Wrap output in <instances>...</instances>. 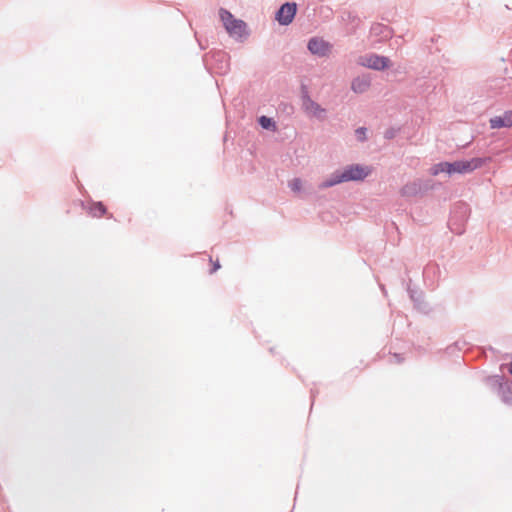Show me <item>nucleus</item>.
<instances>
[{
  "label": "nucleus",
  "mask_w": 512,
  "mask_h": 512,
  "mask_svg": "<svg viewBox=\"0 0 512 512\" xmlns=\"http://www.w3.org/2000/svg\"><path fill=\"white\" fill-rule=\"evenodd\" d=\"M356 135L359 140H364L366 135V129L365 128H359L356 130Z\"/></svg>",
  "instance_id": "obj_14"
},
{
  "label": "nucleus",
  "mask_w": 512,
  "mask_h": 512,
  "mask_svg": "<svg viewBox=\"0 0 512 512\" xmlns=\"http://www.w3.org/2000/svg\"><path fill=\"white\" fill-rule=\"evenodd\" d=\"M296 14L295 3H285L281 6L276 14L277 21L282 25H288L294 19Z\"/></svg>",
  "instance_id": "obj_5"
},
{
  "label": "nucleus",
  "mask_w": 512,
  "mask_h": 512,
  "mask_svg": "<svg viewBox=\"0 0 512 512\" xmlns=\"http://www.w3.org/2000/svg\"><path fill=\"white\" fill-rule=\"evenodd\" d=\"M359 63L367 68L383 70L390 66V60L387 57L370 54L359 59Z\"/></svg>",
  "instance_id": "obj_4"
},
{
  "label": "nucleus",
  "mask_w": 512,
  "mask_h": 512,
  "mask_svg": "<svg viewBox=\"0 0 512 512\" xmlns=\"http://www.w3.org/2000/svg\"><path fill=\"white\" fill-rule=\"evenodd\" d=\"M308 49L312 54L326 56L330 52V45L320 38H312L308 43Z\"/></svg>",
  "instance_id": "obj_6"
},
{
  "label": "nucleus",
  "mask_w": 512,
  "mask_h": 512,
  "mask_svg": "<svg viewBox=\"0 0 512 512\" xmlns=\"http://www.w3.org/2000/svg\"><path fill=\"white\" fill-rule=\"evenodd\" d=\"M304 110L310 116L316 117L318 119H323L325 117V110L320 107L319 104L307 98L303 102Z\"/></svg>",
  "instance_id": "obj_7"
},
{
  "label": "nucleus",
  "mask_w": 512,
  "mask_h": 512,
  "mask_svg": "<svg viewBox=\"0 0 512 512\" xmlns=\"http://www.w3.org/2000/svg\"><path fill=\"white\" fill-rule=\"evenodd\" d=\"M430 173L434 176L440 173H447L449 175V162H441L431 167Z\"/></svg>",
  "instance_id": "obj_11"
},
{
  "label": "nucleus",
  "mask_w": 512,
  "mask_h": 512,
  "mask_svg": "<svg viewBox=\"0 0 512 512\" xmlns=\"http://www.w3.org/2000/svg\"><path fill=\"white\" fill-rule=\"evenodd\" d=\"M289 187L294 191V192H299L301 191L302 189V181L298 178H294L292 179L290 182H289Z\"/></svg>",
  "instance_id": "obj_12"
},
{
  "label": "nucleus",
  "mask_w": 512,
  "mask_h": 512,
  "mask_svg": "<svg viewBox=\"0 0 512 512\" xmlns=\"http://www.w3.org/2000/svg\"><path fill=\"white\" fill-rule=\"evenodd\" d=\"M219 16L230 36L242 38L247 34L245 22L234 18L229 11L220 9Z\"/></svg>",
  "instance_id": "obj_2"
},
{
  "label": "nucleus",
  "mask_w": 512,
  "mask_h": 512,
  "mask_svg": "<svg viewBox=\"0 0 512 512\" xmlns=\"http://www.w3.org/2000/svg\"><path fill=\"white\" fill-rule=\"evenodd\" d=\"M90 214L93 217H102L103 215L106 214V207L101 202L93 203L90 206Z\"/></svg>",
  "instance_id": "obj_10"
},
{
  "label": "nucleus",
  "mask_w": 512,
  "mask_h": 512,
  "mask_svg": "<svg viewBox=\"0 0 512 512\" xmlns=\"http://www.w3.org/2000/svg\"><path fill=\"white\" fill-rule=\"evenodd\" d=\"M370 173L371 170L367 166L351 165L346 167L343 171H336L333 173L331 177L322 182L319 187L321 189H325L342 182L361 181L365 179Z\"/></svg>",
  "instance_id": "obj_1"
},
{
  "label": "nucleus",
  "mask_w": 512,
  "mask_h": 512,
  "mask_svg": "<svg viewBox=\"0 0 512 512\" xmlns=\"http://www.w3.org/2000/svg\"><path fill=\"white\" fill-rule=\"evenodd\" d=\"M505 366L507 367L508 372H509L510 374H512V362H511V363H509V364H507V365H505Z\"/></svg>",
  "instance_id": "obj_16"
},
{
  "label": "nucleus",
  "mask_w": 512,
  "mask_h": 512,
  "mask_svg": "<svg viewBox=\"0 0 512 512\" xmlns=\"http://www.w3.org/2000/svg\"><path fill=\"white\" fill-rule=\"evenodd\" d=\"M370 86V80L368 77L362 76L357 77L352 82V89L356 93H363L368 90Z\"/></svg>",
  "instance_id": "obj_9"
},
{
  "label": "nucleus",
  "mask_w": 512,
  "mask_h": 512,
  "mask_svg": "<svg viewBox=\"0 0 512 512\" xmlns=\"http://www.w3.org/2000/svg\"><path fill=\"white\" fill-rule=\"evenodd\" d=\"M483 164V160L480 158H473L470 160H460L455 161L453 163L449 162V175L458 173L465 174L474 171L475 169L481 167Z\"/></svg>",
  "instance_id": "obj_3"
},
{
  "label": "nucleus",
  "mask_w": 512,
  "mask_h": 512,
  "mask_svg": "<svg viewBox=\"0 0 512 512\" xmlns=\"http://www.w3.org/2000/svg\"><path fill=\"white\" fill-rule=\"evenodd\" d=\"M259 122H260L261 126L263 128H265V129H269L271 127H274V122L270 118H267L265 116H262L259 119Z\"/></svg>",
  "instance_id": "obj_13"
},
{
  "label": "nucleus",
  "mask_w": 512,
  "mask_h": 512,
  "mask_svg": "<svg viewBox=\"0 0 512 512\" xmlns=\"http://www.w3.org/2000/svg\"><path fill=\"white\" fill-rule=\"evenodd\" d=\"M210 262L212 263V269H211V273H214L216 272L218 269H220L221 265L219 263V260H213L212 258H210Z\"/></svg>",
  "instance_id": "obj_15"
},
{
  "label": "nucleus",
  "mask_w": 512,
  "mask_h": 512,
  "mask_svg": "<svg viewBox=\"0 0 512 512\" xmlns=\"http://www.w3.org/2000/svg\"><path fill=\"white\" fill-rule=\"evenodd\" d=\"M490 125L493 129H498L502 127H511L512 126V112H505L501 116H495L490 119Z\"/></svg>",
  "instance_id": "obj_8"
}]
</instances>
